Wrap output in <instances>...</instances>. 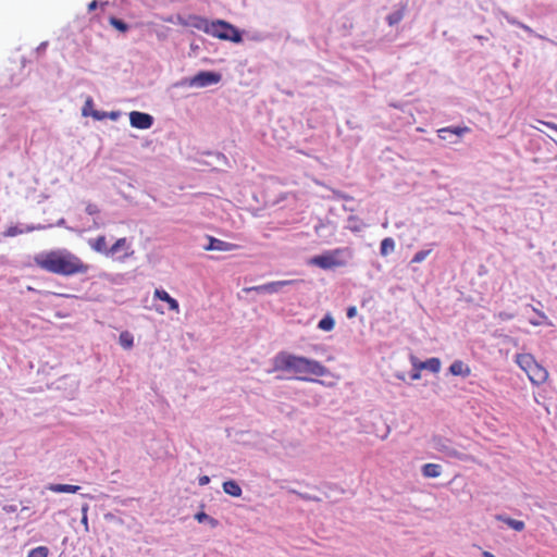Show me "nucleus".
Wrapping results in <instances>:
<instances>
[{"mask_svg":"<svg viewBox=\"0 0 557 557\" xmlns=\"http://www.w3.org/2000/svg\"><path fill=\"white\" fill-rule=\"evenodd\" d=\"M34 262L39 269L61 276L84 275L90 269L89 264L67 249L39 252L34 257Z\"/></svg>","mask_w":557,"mask_h":557,"instance_id":"nucleus-1","label":"nucleus"},{"mask_svg":"<svg viewBox=\"0 0 557 557\" xmlns=\"http://www.w3.org/2000/svg\"><path fill=\"white\" fill-rule=\"evenodd\" d=\"M273 370L293 374L299 381H314L312 376H324L329 373L321 362L286 351L278 352L273 359Z\"/></svg>","mask_w":557,"mask_h":557,"instance_id":"nucleus-2","label":"nucleus"},{"mask_svg":"<svg viewBox=\"0 0 557 557\" xmlns=\"http://www.w3.org/2000/svg\"><path fill=\"white\" fill-rule=\"evenodd\" d=\"M208 35L236 44L243 40L240 32L234 25L223 20L211 21Z\"/></svg>","mask_w":557,"mask_h":557,"instance_id":"nucleus-3","label":"nucleus"},{"mask_svg":"<svg viewBox=\"0 0 557 557\" xmlns=\"http://www.w3.org/2000/svg\"><path fill=\"white\" fill-rule=\"evenodd\" d=\"M431 446L436 451L443 454L446 458H453L457 460H465L466 455L457 449L454 443L444 436L434 435L431 438Z\"/></svg>","mask_w":557,"mask_h":557,"instance_id":"nucleus-4","label":"nucleus"},{"mask_svg":"<svg viewBox=\"0 0 557 557\" xmlns=\"http://www.w3.org/2000/svg\"><path fill=\"white\" fill-rule=\"evenodd\" d=\"M342 252L343 249H334L331 251H326L323 255L314 256L313 258H311L309 263L324 270L343 267L345 264V261L341 259Z\"/></svg>","mask_w":557,"mask_h":557,"instance_id":"nucleus-5","label":"nucleus"},{"mask_svg":"<svg viewBox=\"0 0 557 557\" xmlns=\"http://www.w3.org/2000/svg\"><path fill=\"white\" fill-rule=\"evenodd\" d=\"M134 255L131 243L126 237H122L115 240V243L109 247L108 257L114 258L120 261H125L127 258Z\"/></svg>","mask_w":557,"mask_h":557,"instance_id":"nucleus-6","label":"nucleus"},{"mask_svg":"<svg viewBox=\"0 0 557 557\" xmlns=\"http://www.w3.org/2000/svg\"><path fill=\"white\" fill-rule=\"evenodd\" d=\"M471 129L468 126H447L437 131V136L444 141L450 145L458 144L463 135L470 133Z\"/></svg>","mask_w":557,"mask_h":557,"instance_id":"nucleus-7","label":"nucleus"},{"mask_svg":"<svg viewBox=\"0 0 557 557\" xmlns=\"http://www.w3.org/2000/svg\"><path fill=\"white\" fill-rule=\"evenodd\" d=\"M220 81L221 74L202 71L191 78L190 85L196 87H206L209 85L218 84Z\"/></svg>","mask_w":557,"mask_h":557,"instance_id":"nucleus-8","label":"nucleus"},{"mask_svg":"<svg viewBox=\"0 0 557 557\" xmlns=\"http://www.w3.org/2000/svg\"><path fill=\"white\" fill-rule=\"evenodd\" d=\"M131 125L138 129L150 128L153 124V117L144 112L133 111L129 113Z\"/></svg>","mask_w":557,"mask_h":557,"instance_id":"nucleus-9","label":"nucleus"},{"mask_svg":"<svg viewBox=\"0 0 557 557\" xmlns=\"http://www.w3.org/2000/svg\"><path fill=\"white\" fill-rule=\"evenodd\" d=\"M410 361L411 366L417 367L420 371L428 370L432 373H437L441 370V360L436 357L421 361L416 356L410 355Z\"/></svg>","mask_w":557,"mask_h":557,"instance_id":"nucleus-10","label":"nucleus"},{"mask_svg":"<svg viewBox=\"0 0 557 557\" xmlns=\"http://www.w3.org/2000/svg\"><path fill=\"white\" fill-rule=\"evenodd\" d=\"M293 283H295V281H293V280L276 281V282H270V283H267V284H263V285H259V286H252V287L246 288L245 290L246 292L255 290V292H258V293H270V294H273V293H277L283 286H287V285H290Z\"/></svg>","mask_w":557,"mask_h":557,"instance_id":"nucleus-11","label":"nucleus"},{"mask_svg":"<svg viewBox=\"0 0 557 557\" xmlns=\"http://www.w3.org/2000/svg\"><path fill=\"white\" fill-rule=\"evenodd\" d=\"M528 376L532 384L540 386L548 380L549 374L543 366L535 362Z\"/></svg>","mask_w":557,"mask_h":557,"instance_id":"nucleus-12","label":"nucleus"},{"mask_svg":"<svg viewBox=\"0 0 557 557\" xmlns=\"http://www.w3.org/2000/svg\"><path fill=\"white\" fill-rule=\"evenodd\" d=\"M237 246L235 244H231L214 237H209V244L205 247L206 250H219V251H232L236 249Z\"/></svg>","mask_w":557,"mask_h":557,"instance_id":"nucleus-13","label":"nucleus"},{"mask_svg":"<svg viewBox=\"0 0 557 557\" xmlns=\"http://www.w3.org/2000/svg\"><path fill=\"white\" fill-rule=\"evenodd\" d=\"M500 16L506 20V22L512 26H517V27H520L521 29H523L524 32H527L530 36H535V37H540L542 38L540 35L535 34V32L530 27L528 26L527 24L520 22L517 17L510 15L508 12L506 11H500Z\"/></svg>","mask_w":557,"mask_h":557,"instance_id":"nucleus-14","label":"nucleus"},{"mask_svg":"<svg viewBox=\"0 0 557 557\" xmlns=\"http://www.w3.org/2000/svg\"><path fill=\"white\" fill-rule=\"evenodd\" d=\"M153 297L157 299H160L162 301H165L169 306V309L174 312H180V305L176 299L170 296V294L163 289H154Z\"/></svg>","mask_w":557,"mask_h":557,"instance_id":"nucleus-15","label":"nucleus"},{"mask_svg":"<svg viewBox=\"0 0 557 557\" xmlns=\"http://www.w3.org/2000/svg\"><path fill=\"white\" fill-rule=\"evenodd\" d=\"M449 373L455 376L467 377L471 374V369L462 360H455L448 369Z\"/></svg>","mask_w":557,"mask_h":557,"instance_id":"nucleus-16","label":"nucleus"},{"mask_svg":"<svg viewBox=\"0 0 557 557\" xmlns=\"http://www.w3.org/2000/svg\"><path fill=\"white\" fill-rule=\"evenodd\" d=\"M495 519L506 523L509 528L518 532L523 531L525 528V523L522 520L512 519L505 513L496 515Z\"/></svg>","mask_w":557,"mask_h":557,"instance_id":"nucleus-17","label":"nucleus"},{"mask_svg":"<svg viewBox=\"0 0 557 557\" xmlns=\"http://www.w3.org/2000/svg\"><path fill=\"white\" fill-rule=\"evenodd\" d=\"M210 23H211V21H209L202 16L191 15V16H189L188 25L208 34V32L210 29Z\"/></svg>","mask_w":557,"mask_h":557,"instance_id":"nucleus-18","label":"nucleus"},{"mask_svg":"<svg viewBox=\"0 0 557 557\" xmlns=\"http://www.w3.org/2000/svg\"><path fill=\"white\" fill-rule=\"evenodd\" d=\"M88 244L92 250L103 253L108 257L109 247L107 245V238L104 235H100L95 239H90Z\"/></svg>","mask_w":557,"mask_h":557,"instance_id":"nucleus-19","label":"nucleus"},{"mask_svg":"<svg viewBox=\"0 0 557 557\" xmlns=\"http://www.w3.org/2000/svg\"><path fill=\"white\" fill-rule=\"evenodd\" d=\"M421 473L428 479L438 478L442 474V466L437 463H425L421 468Z\"/></svg>","mask_w":557,"mask_h":557,"instance_id":"nucleus-20","label":"nucleus"},{"mask_svg":"<svg viewBox=\"0 0 557 557\" xmlns=\"http://www.w3.org/2000/svg\"><path fill=\"white\" fill-rule=\"evenodd\" d=\"M535 362L536 360L531 354H520L517 356V363L527 374L531 371Z\"/></svg>","mask_w":557,"mask_h":557,"instance_id":"nucleus-21","label":"nucleus"},{"mask_svg":"<svg viewBox=\"0 0 557 557\" xmlns=\"http://www.w3.org/2000/svg\"><path fill=\"white\" fill-rule=\"evenodd\" d=\"M78 485H72V484H50L48 486V490L54 493H76L79 491Z\"/></svg>","mask_w":557,"mask_h":557,"instance_id":"nucleus-22","label":"nucleus"},{"mask_svg":"<svg viewBox=\"0 0 557 557\" xmlns=\"http://www.w3.org/2000/svg\"><path fill=\"white\" fill-rule=\"evenodd\" d=\"M223 491L234 497H239L242 495V487L234 480L225 481L223 483Z\"/></svg>","mask_w":557,"mask_h":557,"instance_id":"nucleus-23","label":"nucleus"},{"mask_svg":"<svg viewBox=\"0 0 557 557\" xmlns=\"http://www.w3.org/2000/svg\"><path fill=\"white\" fill-rule=\"evenodd\" d=\"M405 10H406V4H401L397 10L392 12L386 17L388 25L394 26V25L398 24L404 17Z\"/></svg>","mask_w":557,"mask_h":557,"instance_id":"nucleus-24","label":"nucleus"},{"mask_svg":"<svg viewBox=\"0 0 557 557\" xmlns=\"http://www.w3.org/2000/svg\"><path fill=\"white\" fill-rule=\"evenodd\" d=\"M92 106H94V101H92V99L90 97H88L87 100L85 101V104H84L83 110H82L83 115L84 116L91 115L96 120L103 119V114H100V112H98V111H94L92 110Z\"/></svg>","mask_w":557,"mask_h":557,"instance_id":"nucleus-25","label":"nucleus"},{"mask_svg":"<svg viewBox=\"0 0 557 557\" xmlns=\"http://www.w3.org/2000/svg\"><path fill=\"white\" fill-rule=\"evenodd\" d=\"M119 343L124 349H131L134 345V336L128 331L120 333Z\"/></svg>","mask_w":557,"mask_h":557,"instance_id":"nucleus-26","label":"nucleus"},{"mask_svg":"<svg viewBox=\"0 0 557 557\" xmlns=\"http://www.w3.org/2000/svg\"><path fill=\"white\" fill-rule=\"evenodd\" d=\"M318 326L322 331L330 332L334 329L335 321L331 315H325L323 319L320 320Z\"/></svg>","mask_w":557,"mask_h":557,"instance_id":"nucleus-27","label":"nucleus"},{"mask_svg":"<svg viewBox=\"0 0 557 557\" xmlns=\"http://www.w3.org/2000/svg\"><path fill=\"white\" fill-rule=\"evenodd\" d=\"M34 230V227L32 226H28L25 232H32ZM24 233V230L20 228L18 226H10L5 230V232L3 233V235L5 237H14V236H17V235H21Z\"/></svg>","mask_w":557,"mask_h":557,"instance_id":"nucleus-28","label":"nucleus"},{"mask_svg":"<svg viewBox=\"0 0 557 557\" xmlns=\"http://www.w3.org/2000/svg\"><path fill=\"white\" fill-rule=\"evenodd\" d=\"M109 23L111 26H113L115 29H117L121 33H126L128 30V25L123 22L122 20H119L114 16H111L109 18Z\"/></svg>","mask_w":557,"mask_h":557,"instance_id":"nucleus-29","label":"nucleus"},{"mask_svg":"<svg viewBox=\"0 0 557 557\" xmlns=\"http://www.w3.org/2000/svg\"><path fill=\"white\" fill-rule=\"evenodd\" d=\"M49 549L46 546H38L28 552L27 557H48Z\"/></svg>","mask_w":557,"mask_h":557,"instance_id":"nucleus-30","label":"nucleus"},{"mask_svg":"<svg viewBox=\"0 0 557 557\" xmlns=\"http://www.w3.org/2000/svg\"><path fill=\"white\" fill-rule=\"evenodd\" d=\"M195 519L198 521V522H209L211 527L215 528L218 525V521L213 518H211L210 516H208L206 512L203 511H200L198 513H196L195 516Z\"/></svg>","mask_w":557,"mask_h":557,"instance_id":"nucleus-31","label":"nucleus"},{"mask_svg":"<svg viewBox=\"0 0 557 557\" xmlns=\"http://www.w3.org/2000/svg\"><path fill=\"white\" fill-rule=\"evenodd\" d=\"M431 251H432V249H423V250L417 251L414 253V256L412 257L411 262L420 263V262L424 261Z\"/></svg>","mask_w":557,"mask_h":557,"instance_id":"nucleus-32","label":"nucleus"},{"mask_svg":"<svg viewBox=\"0 0 557 557\" xmlns=\"http://www.w3.org/2000/svg\"><path fill=\"white\" fill-rule=\"evenodd\" d=\"M533 311L539 314V319H531L530 323L534 326L542 325L547 319L546 314L543 311L536 310L535 308H533Z\"/></svg>","mask_w":557,"mask_h":557,"instance_id":"nucleus-33","label":"nucleus"},{"mask_svg":"<svg viewBox=\"0 0 557 557\" xmlns=\"http://www.w3.org/2000/svg\"><path fill=\"white\" fill-rule=\"evenodd\" d=\"M85 211L89 215H95V214H98L100 212V210H99V208H98V206L96 203H87V206L85 208Z\"/></svg>","mask_w":557,"mask_h":557,"instance_id":"nucleus-34","label":"nucleus"},{"mask_svg":"<svg viewBox=\"0 0 557 557\" xmlns=\"http://www.w3.org/2000/svg\"><path fill=\"white\" fill-rule=\"evenodd\" d=\"M395 248V242L391 237H385V255L393 251Z\"/></svg>","mask_w":557,"mask_h":557,"instance_id":"nucleus-35","label":"nucleus"},{"mask_svg":"<svg viewBox=\"0 0 557 557\" xmlns=\"http://www.w3.org/2000/svg\"><path fill=\"white\" fill-rule=\"evenodd\" d=\"M409 377L411 381L421 379V371L417 367H412V370L409 373Z\"/></svg>","mask_w":557,"mask_h":557,"instance_id":"nucleus-36","label":"nucleus"},{"mask_svg":"<svg viewBox=\"0 0 557 557\" xmlns=\"http://www.w3.org/2000/svg\"><path fill=\"white\" fill-rule=\"evenodd\" d=\"M498 318L503 321H509V320H512L515 318V314L513 313H510V312H506V311H500L498 313Z\"/></svg>","mask_w":557,"mask_h":557,"instance_id":"nucleus-37","label":"nucleus"},{"mask_svg":"<svg viewBox=\"0 0 557 557\" xmlns=\"http://www.w3.org/2000/svg\"><path fill=\"white\" fill-rule=\"evenodd\" d=\"M87 510H88V506H87V505H85V506L83 507L82 523L85 525V529H86V530H88Z\"/></svg>","mask_w":557,"mask_h":557,"instance_id":"nucleus-38","label":"nucleus"},{"mask_svg":"<svg viewBox=\"0 0 557 557\" xmlns=\"http://www.w3.org/2000/svg\"><path fill=\"white\" fill-rule=\"evenodd\" d=\"M356 314H357V309H356V307H349V308L347 309V317H348L349 319H351V318L356 317Z\"/></svg>","mask_w":557,"mask_h":557,"instance_id":"nucleus-39","label":"nucleus"},{"mask_svg":"<svg viewBox=\"0 0 557 557\" xmlns=\"http://www.w3.org/2000/svg\"><path fill=\"white\" fill-rule=\"evenodd\" d=\"M210 482V478L208 475H202L199 478V485L203 486Z\"/></svg>","mask_w":557,"mask_h":557,"instance_id":"nucleus-40","label":"nucleus"},{"mask_svg":"<svg viewBox=\"0 0 557 557\" xmlns=\"http://www.w3.org/2000/svg\"><path fill=\"white\" fill-rule=\"evenodd\" d=\"M3 510H4L5 512H15V511H16V506H14V505H5V506L3 507Z\"/></svg>","mask_w":557,"mask_h":557,"instance_id":"nucleus-41","label":"nucleus"},{"mask_svg":"<svg viewBox=\"0 0 557 557\" xmlns=\"http://www.w3.org/2000/svg\"><path fill=\"white\" fill-rule=\"evenodd\" d=\"M97 1L96 0H92L89 4H88V10L89 11H92L97 8Z\"/></svg>","mask_w":557,"mask_h":557,"instance_id":"nucleus-42","label":"nucleus"},{"mask_svg":"<svg viewBox=\"0 0 557 557\" xmlns=\"http://www.w3.org/2000/svg\"><path fill=\"white\" fill-rule=\"evenodd\" d=\"M544 125H546L547 127L552 128L553 129V126H557V124L555 123H552V122H542Z\"/></svg>","mask_w":557,"mask_h":557,"instance_id":"nucleus-43","label":"nucleus"},{"mask_svg":"<svg viewBox=\"0 0 557 557\" xmlns=\"http://www.w3.org/2000/svg\"><path fill=\"white\" fill-rule=\"evenodd\" d=\"M396 377H397L398 380H401V381H405V380H406V375H405V373H397V374H396Z\"/></svg>","mask_w":557,"mask_h":557,"instance_id":"nucleus-44","label":"nucleus"},{"mask_svg":"<svg viewBox=\"0 0 557 557\" xmlns=\"http://www.w3.org/2000/svg\"><path fill=\"white\" fill-rule=\"evenodd\" d=\"M483 556L484 557H495L492 553L490 552H483Z\"/></svg>","mask_w":557,"mask_h":557,"instance_id":"nucleus-45","label":"nucleus"},{"mask_svg":"<svg viewBox=\"0 0 557 557\" xmlns=\"http://www.w3.org/2000/svg\"><path fill=\"white\" fill-rule=\"evenodd\" d=\"M388 433H389V426L385 425V434H384L385 438L388 436Z\"/></svg>","mask_w":557,"mask_h":557,"instance_id":"nucleus-46","label":"nucleus"},{"mask_svg":"<svg viewBox=\"0 0 557 557\" xmlns=\"http://www.w3.org/2000/svg\"><path fill=\"white\" fill-rule=\"evenodd\" d=\"M383 246H384V243L382 242L381 243V251L383 252Z\"/></svg>","mask_w":557,"mask_h":557,"instance_id":"nucleus-47","label":"nucleus"},{"mask_svg":"<svg viewBox=\"0 0 557 557\" xmlns=\"http://www.w3.org/2000/svg\"><path fill=\"white\" fill-rule=\"evenodd\" d=\"M553 129L557 133V125L553 126Z\"/></svg>","mask_w":557,"mask_h":557,"instance_id":"nucleus-48","label":"nucleus"}]
</instances>
